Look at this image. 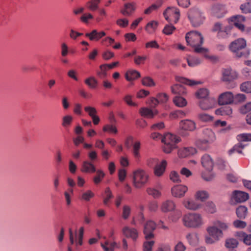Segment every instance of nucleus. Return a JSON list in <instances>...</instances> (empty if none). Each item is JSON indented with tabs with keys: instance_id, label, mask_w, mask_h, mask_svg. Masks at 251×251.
<instances>
[{
	"instance_id": "1",
	"label": "nucleus",
	"mask_w": 251,
	"mask_h": 251,
	"mask_svg": "<svg viewBox=\"0 0 251 251\" xmlns=\"http://www.w3.org/2000/svg\"><path fill=\"white\" fill-rule=\"evenodd\" d=\"M187 45L194 48V51L199 53H204L207 51V49L201 47L203 43V37L198 31H191L185 36Z\"/></svg>"
},
{
	"instance_id": "2",
	"label": "nucleus",
	"mask_w": 251,
	"mask_h": 251,
	"mask_svg": "<svg viewBox=\"0 0 251 251\" xmlns=\"http://www.w3.org/2000/svg\"><path fill=\"white\" fill-rule=\"evenodd\" d=\"M229 224L224 222L216 220L213 225L207 228V232L209 236L214 237L216 240H220L224 236L223 231L228 229Z\"/></svg>"
},
{
	"instance_id": "3",
	"label": "nucleus",
	"mask_w": 251,
	"mask_h": 251,
	"mask_svg": "<svg viewBox=\"0 0 251 251\" xmlns=\"http://www.w3.org/2000/svg\"><path fill=\"white\" fill-rule=\"evenodd\" d=\"M182 222L185 226L193 228H200L204 224L202 216L197 213H189L184 215Z\"/></svg>"
},
{
	"instance_id": "4",
	"label": "nucleus",
	"mask_w": 251,
	"mask_h": 251,
	"mask_svg": "<svg viewBox=\"0 0 251 251\" xmlns=\"http://www.w3.org/2000/svg\"><path fill=\"white\" fill-rule=\"evenodd\" d=\"M246 47V41L243 38H239L232 42L229 48L236 57H247L249 55V52L245 50Z\"/></svg>"
},
{
	"instance_id": "5",
	"label": "nucleus",
	"mask_w": 251,
	"mask_h": 251,
	"mask_svg": "<svg viewBox=\"0 0 251 251\" xmlns=\"http://www.w3.org/2000/svg\"><path fill=\"white\" fill-rule=\"evenodd\" d=\"M149 174L143 169H138L133 172V185L137 189L144 187L149 182Z\"/></svg>"
},
{
	"instance_id": "6",
	"label": "nucleus",
	"mask_w": 251,
	"mask_h": 251,
	"mask_svg": "<svg viewBox=\"0 0 251 251\" xmlns=\"http://www.w3.org/2000/svg\"><path fill=\"white\" fill-rule=\"evenodd\" d=\"M179 137L171 133L166 134L162 139V142L164 143L163 151L167 153H170L176 147V144L180 141Z\"/></svg>"
},
{
	"instance_id": "7",
	"label": "nucleus",
	"mask_w": 251,
	"mask_h": 251,
	"mask_svg": "<svg viewBox=\"0 0 251 251\" xmlns=\"http://www.w3.org/2000/svg\"><path fill=\"white\" fill-rule=\"evenodd\" d=\"M188 17L193 26L197 27L202 24L204 17L200 10L197 8H193L190 10Z\"/></svg>"
},
{
	"instance_id": "8",
	"label": "nucleus",
	"mask_w": 251,
	"mask_h": 251,
	"mask_svg": "<svg viewBox=\"0 0 251 251\" xmlns=\"http://www.w3.org/2000/svg\"><path fill=\"white\" fill-rule=\"evenodd\" d=\"M167 161L163 160L161 162L158 163V160L155 158L151 159L149 160L148 165L152 167L154 165V174L155 176L160 177L164 174L167 166Z\"/></svg>"
},
{
	"instance_id": "9",
	"label": "nucleus",
	"mask_w": 251,
	"mask_h": 251,
	"mask_svg": "<svg viewBox=\"0 0 251 251\" xmlns=\"http://www.w3.org/2000/svg\"><path fill=\"white\" fill-rule=\"evenodd\" d=\"M165 19L170 23H177L180 17L179 10L176 7H168L164 12Z\"/></svg>"
},
{
	"instance_id": "10",
	"label": "nucleus",
	"mask_w": 251,
	"mask_h": 251,
	"mask_svg": "<svg viewBox=\"0 0 251 251\" xmlns=\"http://www.w3.org/2000/svg\"><path fill=\"white\" fill-rule=\"evenodd\" d=\"M179 127L180 129V134L182 136H187L188 133L185 132V131H192L196 129V125L195 123L190 120H181L179 123Z\"/></svg>"
},
{
	"instance_id": "11",
	"label": "nucleus",
	"mask_w": 251,
	"mask_h": 251,
	"mask_svg": "<svg viewBox=\"0 0 251 251\" xmlns=\"http://www.w3.org/2000/svg\"><path fill=\"white\" fill-rule=\"evenodd\" d=\"M156 227V225L155 223L151 220L147 221L144 225L143 233L145 235V238L147 240L154 238L153 231L155 229Z\"/></svg>"
},
{
	"instance_id": "12",
	"label": "nucleus",
	"mask_w": 251,
	"mask_h": 251,
	"mask_svg": "<svg viewBox=\"0 0 251 251\" xmlns=\"http://www.w3.org/2000/svg\"><path fill=\"white\" fill-rule=\"evenodd\" d=\"M222 73V80L223 81L229 82L237 78V73L230 68L223 69Z\"/></svg>"
},
{
	"instance_id": "13",
	"label": "nucleus",
	"mask_w": 251,
	"mask_h": 251,
	"mask_svg": "<svg viewBox=\"0 0 251 251\" xmlns=\"http://www.w3.org/2000/svg\"><path fill=\"white\" fill-rule=\"evenodd\" d=\"M234 99L233 94L230 92H226L222 94L219 98L218 102L220 105L231 103Z\"/></svg>"
},
{
	"instance_id": "14",
	"label": "nucleus",
	"mask_w": 251,
	"mask_h": 251,
	"mask_svg": "<svg viewBox=\"0 0 251 251\" xmlns=\"http://www.w3.org/2000/svg\"><path fill=\"white\" fill-rule=\"evenodd\" d=\"M248 199L249 195L248 193L236 190L233 192L231 202H233V201H235L236 202H243Z\"/></svg>"
},
{
	"instance_id": "15",
	"label": "nucleus",
	"mask_w": 251,
	"mask_h": 251,
	"mask_svg": "<svg viewBox=\"0 0 251 251\" xmlns=\"http://www.w3.org/2000/svg\"><path fill=\"white\" fill-rule=\"evenodd\" d=\"M188 188L185 185H176L172 188V194L176 198H181L184 196Z\"/></svg>"
},
{
	"instance_id": "16",
	"label": "nucleus",
	"mask_w": 251,
	"mask_h": 251,
	"mask_svg": "<svg viewBox=\"0 0 251 251\" xmlns=\"http://www.w3.org/2000/svg\"><path fill=\"white\" fill-rule=\"evenodd\" d=\"M80 171L84 173H93L96 171V168L92 162L85 160L82 163Z\"/></svg>"
},
{
	"instance_id": "17",
	"label": "nucleus",
	"mask_w": 251,
	"mask_h": 251,
	"mask_svg": "<svg viewBox=\"0 0 251 251\" xmlns=\"http://www.w3.org/2000/svg\"><path fill=\"white\" fill-rule=\"evenodd\" d=\"M123 234L127 238H130L135 241L138 237V232L136 229L125 226L122 230Z\"/></svg>"
},
{
	"instance_id": "18",
	"label": "nucleus",
	"mask_w": 251,
	"mask_h": 251,
	"mask_svg": "<svg viewBox=\"0 0 251 251\" xmlns=\"http://www.w3.org/2000/svg\"><path fill=\"white\" fill-rule=\"evenodd\" d=\"M213 15L218 18H222L226 13L225 6L221 4L214 5L212 8Z\"/></svg>"
},
{
	"instance_id": "19",
	"label": "nucleus",
	"mask_w": 251,
	"mask_h": 251,
	"mask_svg": "<svg viewBox=\"0 0 251 251\" xmlns=\"http://www.w3.org/2000/svg\"><path fill=\"white\" fill-rule=\"evenodd\" d=\"M201 162L202 166L208 171H211L213 167L214 163L211 156L205 154L203 155L201 158Z\"/></svg>"
},
{
	"instance_id": "20",
	"label": "nucleus",
	"mask_w": 251,
	"mask_h": 251,
	"mask_svg": "<svg viewBox=\"0 0 251 251\" xmlns=\"http://www.w3.org/2000/svg\"><path fill=\"white\" fill-rule=\"evenodd\" d=\"M216 103V100L214 98H208L204 100H201L199 103V105L201 109L203 110H207L212 108Z\"/></svg>"
},
{
	"instance_id": "21",
	"label": "nucleus",
	"mask_w": 251,
	"mask_h": 251,
	"mask_svg": "<svg viewBox=\"0 0 251 251\" xmlns=\"http://www.w3.org/2000/svg\"><path fill=\"white\" fill-rule=\"evenodd\" d=\"M105 35V32H98L96 29L93 30L90 33H86L85 34L86 37L89 38L91 41H99Z\"/></svg>"
},
{
	"instance_id": "22",
	"label": "nucleus",
	"mask_w": 251,
	"mask_h": 251,
	"mask_svg": "<svg viewBox=\"0 0 251 251\" xmlns=\"http://www.w3.org/2000/svg\"><path fill=\"white\" fill-rule=\"evenodd\" d=\"M197 152L196 149L193 147L184 148L178 151V155L180 157L184 158L193 155Z\"/></svg>"
},
{
	"instance_id": "23",
	"label": "nucleus",
	"mask_w": 251,
	"mask_h": 251,
	"mask_svg": "<svg viewBox=\"0 0 251 251\" xmlns=\"http://www.w3.org/2000/svg\"><path fill=\"white\" fill-rule=\"evenodd\" d=\"M183 204L184 207L189 210H196L201 207V205L191 199H186L183 201Z\"/></svg>"
},
{
	"instance_id": "24",
	"label": "nucleus",
	"mask_w": 251,
	"mask_h": 251,
	"mask_svg": "<svg viewBox=\"0 0 251 251\" xmlns=\"http://www.w3.org/2000/svg\"><path fill=\"white\" fill-rule=\"evenodd\" d=\"M136 9V4L134 2L126 3L124 8L121 10V13L125 16H130Z\"/></svg>"
},
{
	"instance_id": "25",
	"label": "nucleus",
	"mask_w": 251,
	"mask_h": 251,
	"mask_svg": "<svg viewBox=\"0 0 251 251\" xmlns=\"http://www.w3.org/2000/svg\"><path fill=\"white\" fill-rule=\"evenodd\" d=\"M176 204L171 200H167L163 202L161 206V210L163 212H168L175 210Z\"/></svg>"
},
{
	"instance_id": "26",
	"label": "nucleus",
	"mask_w": 251,
	"mask_h": 251,
	"mask_svg": "<svg viewBox=\"0 0 251 251\" xmlns=\"http://www.w3.org/2000/svg\"><path fill=\"white\" fill-rule=\"evenodd\" d=\"M139 113L141 115L147 118H152L157 114L156 110H152L147 107H142L139 110Z\"/></svg>"
},
{
	"instance_id": "27",
	"label": "nucleus",
	"mask_w": 251,
	"mask_h": 251,
	"mask_svg": "<svg viewBox=\"0 0 251 251\" xmlns=\"http://www.w3.org/2000/svg\"><path fill=\"white\" fill-rule=\"evenodd\" d=\"M212 142L206 139H199L196 141V145L198 149L202 151H206L210 147V145Z\"/></svg>"
},
{
	"instance_id": "28",
	"label": "nucleus",
	"mask_w": 251,
	"mask_h": 251,
	"mask_svg": "<svg viewBox=\"0 0 251 251\" xmlns=\"http://www.w3.org/2000/svg\"><path fill=\"white\" fill-rule=\"evenodd\" d=\"M215 113L218 115L230 116L232 113V110L230 106H225L216 109Z\"/></svg>"
},
{
	"instance_id": "29",
	"label": "nucleus",
	"mask_w": 251,
	"mask_h": 251,
	"mask_svg": "<svg viewBox=\"0 0 251 251\" xmlns=\"http://www.w3.org/2000/svg\"><path fill=\"white\" fill-rule=\"evenodd\" d=\"M186 239L190 245L192 246L196 245L199 240V235L196 232L189 233L186 235Z\"/></svg>"
},
{
	"instance_id": "30",
	"label": "nucleus",
	"mask_w": 251,
	"mask_h": 251,
	"mask_svg": "<svg viewBox=\"0 0 251 251\" xmlns=\"http://www.w3.org/2000/svg\"><path fill=\"white\" fill-rule=\"evenodd\" d=\"M140 149L141 143L139 141H136L133 144L132 152L134 157L136 160H139L141 157L140 153Z\"/></svg>"
},
{
	"instance_id": "31",
	"label": "nucleus",
	"mask_w": 251,
	"mask_h": 251,
	"mask_svg": "<svg viewBox=\"0 0 251 251\" xmlns=\"http://www.w3.org/2000/svg\"><path fill=\"white\" fill-rule=\"evenodd\" d=\"M175 78H176V81H177L187 84V85H188L189 86H191L201 83L200 81L187 79L186 78L182 77L179 76H176Z\"/></svg>"
},
{
	"instance_id": "32",
	"label": "nucleus",
	"mask_w": 251,
	"mask_h": 251,
	"mask_svg": "<svg viewBox=\"0 0 251 251\" xmlns=\"http://www.w3.org/2000/svg\"><path fill=\"white\" fill-rule=\"evenodd\" d=\"M172 93L178 95H183L186 93L185 87L179 84H175L171 87Z\"/></svg>"
},
{
	"instance_id": "33",
	"label": "nucleus",
	"mask_w": 251,
	"mask_h": 251,
	"mask_svg": "<svg viewBox=\"0 0 251 251\" xmlns=\"http://www.w3.org/2000/svg\"><path fill=\"white\" fill-rule=\"evenodd\" d=\"M237 216L240 219H245L248 214V208L244 205H240L236 208Z\"/></svg>"
},
{
	"instance_id": "34",
	"label": "nucleus",
	"mask_w": 251,
	"mask_h": 251,
	"mask_svg": "<svg viewBox=\"0 0 251 251\" xmlns=\"http://www.w3.org/2000/svg\"><path fill=\"white\" fill-rule=\"evenodd\" d=\"M125 76L127 80L132 81L140 77V74L136 70H129L126 73Z\"/></svg>"
},
{
	"instance_id": "35",
	"label": "nucleus",
	"mask_w": 251,
	"mask_h": 251,
	"mask_svg": "<svg viewBox=\"0 0 251 251\" xmlns=\"http://www.w3.org/2000/svg\"><path fill=\"white\" fill-rule=\"evenodd\" d=\"M202 134L204 138V139H206L211 142H213L215 140L214 133L210 129H204L202 131Z\"/></svg>"
},
{
	"instance_id": "36",
	"label": "nucleus",
	"mask_w": 251,
	"mask_h": 251,
	"mask_svg": "<svg viewBox=\"0 0 251 251\" xmlns=\"http://www.w3.org/2000/svg\"><path fill=\"white\" fill-rule=\"evenodd\" d=\"M84 82L91 89H96L98 85V80L93 76L86 78Z\"/></svg>"
},
{
	"instance_id": "37",
	"label": "nucleus",
	"mask_w": 251,
	"mask_h": 251,
	"mask_svg": "<svg viewBox=\"0 0 251 251\" xmlns=\"http://www.w3.org/2000/svg\"><path fill=\"white\" fill-rule=\"evenodd\" d=\"M188 65L191 67H194L200 65L202 62V60L195 57H189L187 58Z\"/></svg>"
},
{
	"instance_id": "38",
	"label": "nucleus",
	"mask_w": 251,
	"mask_h": 251,
	"mask_svg": "<svg viewBox=\"0 0 251 251\" xmlns=\"http://www.w3.org/2000/svg\"><path fill=\"white\" fill-rule=\"evenodd\" d=\"M209 92L206 88H201L198 90L196 93L197 97L199 99L204 100L209 98L208 97Z\"/></svg>"
},
{
	"instance_id": "39",
	"label": "nucleus",
	"mask_w": 251,
	"mask_h": 251,
	"mask_svg": "<svg viewBox=\"0 0 251 251\" xmlns=\"http://www.w3.org/2000/svg\"><path fill=\"white\" fill-rule=\"evenodd\" d=\"M95 172H96V175L93 178V181L95 184H98L105 176V174L101 170H96Z\"/></svg>"
},
{
	"instance_id": "40",
	"label": "nucleus",
	"mask_w": 251,
	"mask_h": 251,
	"mask_svg": "<svg viewBox=\"0 0 251 251\" xmlns=\"http://www.w3.org/2000/svg\"><path fill=\"white\" fill-rule=\"evenodd\" d=\"M239 243L238 241L234 238H229L226 240L225 246L228 249H234L237 247Z\"/></svg>"
},
{
	"instance_id": "41",
	"label": "nucleus",
	"mask_w": 251,
	"mask_h": 251,
	"mask_svg": "<svg viewBox=\"0 0 251 251\" xmlns=\"http://www.w3.org/2000/svg\"><path fill=\"white\" fill-rule=\"evenodd\" d=\"M169 216L170 219L173 222H176L182 216V211L179 209H175Z\"/></svg>"
},
{
	"instance_id": "42",
	"label": "nucleus",
	"mask_w": 251,
	"mask_h": 251,
	"mask_svg": "<svg viewBox=\"0 0 251 251\" xmlns=\"http://www.w3.org/2000/svg\"><path fill=\"white\" fill-rule=\"evenodd\" d=\"M100 70L98 71L97 73V75L100 78H104L106 77L107 75L106 71L109 70L108 67V64L101 65L100 66Z\"/></svg>"
},
{
	"instance_id": "43",
	"label": "nucleus",
	"mask_w": 251,
	"mask_h": 251,
	"mask_svg": "<svg viewBox=\"0 0 251 251\" xmlns=\"http://www.w3.org/2000/svg\"><path fill=\"white\" fill-rule=\"evenodd\" d=\"M174 103L178 107H183L187 104L186 100L182 97L176 96L173 100Z\"/></svg>"
},
{
	"instance_id": "44",
	"label": "nucleus",
	"mask_w": 251,
	"mask_h": 251,
	"mask_svg": "<svg viewBox=\"0 0 251 251\" xmlns=\"http://www.w3.org/2000/svg\"><path fill=\"white\" fill-rule=\"evenodd\" d=\"M205 210L210 214L215 213L217 210L215 204L212 201H207L205 204Z\"/></svg>"
},
{
	"instance_id": "45",
	"label": "nucleus",
	"mask_w": 251,
	"mask_h": 251,
	"mask_svg": "<svg viewBox=\"0 0 251 251\" xmlns=\"http://www.w3.org/2000/svg\"><path fill=\"white\" fill-rule=\"evenodd\" d=\"M195 197L197 199L204 201L209 197V194L206 191L201 190L196 193Z\"/></svg>"
},
{
	"instance_id": "46",
	"label": "nucleus",
	"mask_w": 251,
	"mask_h": 251,
	"mask_svg": "<svg viewBox=\"0 0 251 251\" xmlns=\"http://www.w3.org/2000/svg\"><path fill=\"white\" fill-rule=\"evenodd\" d=\"M245 147L242 143H239L237 145H235L231 150L228 151L229 154L231 155L234 152H237L238 153H242V150Z\"/></svg>"
},
{
	"instance_id": "47",
	"label": "nucleus",
	"mask_w": 251,
	"mask_h": 251,
	"mask_svg": "<svg viewBox=\"0 0 251 251\" xmlns=\"http://www.w3.org/2000/svg\"><path fill=\"white\" fill-rule=\"evenodd\" d=\"M176 29V27L173 25L172 23H170V24L166 25L164 26L162 31L165 35H170L173 34Z\"/></svg>"
},
{
	"instance_id": "48",
	"label": "nucleus",
	"mask_w": 251,
	"mask_h": 251,
	"mask_svg": "<svg viewBox=\"0 0 251 251\" xmlns=\"http://www.w3.org/2000/svg\"><path fill=\"white\" fill-rule=\"evenodd\" d=\"M73 117L70 115H66L62 118V126L64 127L70 126L73 121Z\"/></svg>"
},
{
	"instance_id": "49",
	"label": "nucleus",
	"mask_w": 251,
	"mask_h": 251,
	"mask_svg": "<svg viewBox=\"0 0 251 251\" xmlns=\"http://www.w3.org/2000/svg\"><path fill=\"white\" fill-rule=\"evenodd\" d=\"M147 192L149 195L152 196L154 198H158L161 195L158 190L152 188H147Z\"/></svg>"
},
{
	"instance_id": "50",
	"label": "nucleus",
	"mask_w": 251,
	"mask_h": 251,
	"mask_svg": "<svg viewBox=\"0 0 251 251\" xmlns=\"http://www.w3.org/2000/svg\"><path fill=\"white\" fill-rule=\"evenodd\" d=\"M241 90L246 93H251V81L243 83L240 86Z\"/></svg>"
},
{
	"instance_id": "51",
	"label": "nucleus",
	"mask_w": 251,
	"mask_h": 251,
	"mask_svg": "<svg viewBox=\"0 0 251 251\" xmlns=\"http://www.w3.org/2000/svg\"><path fill=\"white\" fill-rule=\"evenodd\" d=\"M95 194L91 190H88L82 194L81 199L85 201H89L90 199L93 198Z\"/></svg>"
},
{
	"instance_id": "52",
	"label": "nucleus",
	"mask_w": 251,
	"mask_h": 251,
	"mask_svg": "<svg viewBox=\"0 0 251 251\" xmlns=\"http://www.w3.org/2000/svg\"><path fill=\"white\" fill-rule=\"evenodd\" d=\"M142 83L144 86L152 87L155 85L153 79L150 77H145L142 79Z\"/></svg>"
},
{
	"instance_id": "53",
	"label": "nucleus",
	"mask_w": 251,
	"mask_h": 251,
	"mask_svg": "<svg viewBox=\"0 0 251 251\" xmlns=\"http://www.w3.org/2000/svg\"><path fill=\"white\" fill-rule=\"evenodd\" d=\"M131 212L130 207L128 205H125L123 208L122 217L124 219L128 218Z\"/></svg>"
},
{
	"instance_id": "54",
	"label": "nucleus",
	"mask_w": 251,
	"mask_h": 251,
	"mask_svg": "<svg viewBox=\"0 0 251 251\" xmlns=\"http://www.w3.org/2000/svg\"><path fill=\"white\" fill-rule=\"evenodd\" d=\"M105 197L103 200V203L107 205L109 200L113 198V195L109 188H106L105 190Z\"/></svg>"
},
{
	"instance_id": "55",
	"label": "nucleus",
	"mask_w": 251,
	"mask_h": 251,
	"mask_svg": "<svg viewBox=\"0 0 251 251\" xmlns=\"http://www.w3.org/2000/svg\"><path fill=\"white\" fill-rule=\"evenodd\" d=\"M86 7L91 11H95L98 8V2L92 0L88 1L86 4Z\"/></svg>"
},
{
	"instance_id": "56",
	"label": "nucleus",
	"mask_w": 251,
	"mask_h": 251,
	"mask_svg": "<svg viewBox=\"0 0 251 251\" xmlns=\"http://www.w3.org/2000/svg\"><path fill=\"white\" fill-rule=\"evenodd\" d=\"M240 9L243 13H251V2H248L240 6Z\"/></svg>"
},
{
	"instance_id": "57",
	"label": "nucleus",
	"mask_w": 251,
	"mask_h": 251,
	"mask_svg": "<svg viewBox=\"0 0 251 251\" xmlns=\"http://www.w3.org/2000/svg\"><path fill=\"white\" fill-rule=\"evenodd\" d=\"M154 244L153 241H147L143 244V251H152V247Z\"/></svg>"
},
{
	"instance_id": "58",
	"label": "nucleus",
	"mask_w": 251,
	"mask_h": 251,
	"mask_svg": "<svg viewBox=\"0 0 251 251\" xmlns=\"http://www.w3.org/2000/svg\"><path fill=\"white\" fill-rule=\"evenodd\" d=\"M233 225L237 228H244L247 226V223L243 221L236 220L233 222Z\"/></svg>"
},
{
	"instance_id": "59",
	"label": "nucleus",
	"mask_w": 251,
	"mask_h": 251,
	"mask_svg": "<svg viewBox=\"0 0 251 251\" xmlns=\"http://www.w3.org/2000/svg\"><path fill=\"white\" fill-rule=\"evenodd\" d=\"M125 102L129 106H136L137 104L132 101V96L130 95H126L124 98Z\"/></svg>"
},
{
	"instance_id": "60",
	"label": "nucleus",
	"mask_w": 251,
	"mask_h": 251,
	"mask_svg": "<svg viewBox=\"0 0 251 251\" xmlns=\"http://www.w3.org/2000/svg\"><path fill=\"white\" fill-rule=\"evenodd\" d=\"M93 19V16L89 13L84 14L80 18L81 21L85 24H88L89 21Z\"/></svg>"
},
{
	"instance_id": "61",
	"label": "nucleus",
	"mask_w": 251,
	"mask_h": 251,
	"mask_svg": "<svg viewBox=\"0 0 251 251\" xmlns=\"http://www.w3.org/2000/svg\"><path fill=\"white\" fill-rule=\"evenodd\" d=\"M198 118L200 120L203 122H208L212 120V116L204 113L199 114Z\"/></svg>"
},
{
	"instance_id": "62",
	"label": "nucleus",
	"mask_w": 251,
	"mask_h": 251,
	"mask_svg": "<svg viewBox=\"0 0 251 251\" xmlns=\"http://www.w3.org/2000/svg\"><path fill=\"white\" fill-rule=\"evenodd\" d=\"M251 111V102L247 103L240 108V112L242 114H246Z\"/></svg>"
},
{
	"instance_id": "63",
	"label": "nucleus",
	"mask_w": 251,
	"mask_h": 251,
	"mask_svg": "<svg viewBox=\"0 0 251 251\" xmlns=\"http://www.w3.org/2000/svg\"><path fill=\"white\" fill-rule=\"evenodd\" d=\"M84 110L91 118L96 116L97 112L96 108L91 106H86Z\"/></svg>"
},
{
	"instance_id": "64",
	"label": "nucleus",
	"mask_w": 251,
	"mask_h": 251,
	"mask_svg": "<svg viewBox=\"0 0 251 251\" xmlns=\"http://www.w3.org/2000/svg\"><path fill=\"white\" fill-rule=\"evenodd\" d=\"M100 245L104 251H113L116 246V243L114 242H111L108 247H106L103 243H101Z\"/></svg>"
}]
</instances>
